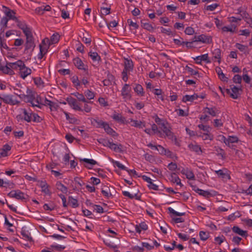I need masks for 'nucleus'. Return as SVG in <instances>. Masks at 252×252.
<instances>
[{"label":"nucleus","mask_w":252,"mask_h":252,"mask_svg":"<svg viewBox=\"0 0 252 252\" xmlns=\"http://www.w3.org/2000/svg\"><path fill=\"white\" fill-rule=\"evenodd\" d=\"M189 185L192 188L193 190L195 191L196 193H198L199 195H202L206 198H208L210 197L213 196L215 195V194L212 193L211 192L208 191L204 190L203 189L198 188L196 185H193L190 183L189 184Z\"/></svg>","instance_id":"1"},{"label":"nucleus","mask_w":252,"mask_h":252,"mask_svg":"<svg viewBox=\"0 0 252 252\" xmlns=\"http://www.w3.org/2000/svg\"><path fill=\"white\" fill-rule=\"evenodd\" d=\"M7 195L11 198H15L18 200H24L26 199L24 193L19 189L11 191Z\"/></svg>","instance_id":"2"},{"label":"nucleus","mask_w":252,"mask_h":252,"mask_svg":"<svg viewBox=\"0 0 252 252\" xmlns=\"http://www.w3.org/2000/svg\"><path fill=\"white\" fill-rule=\"evenodd\" d=\"M26 42L25 45V51L31 49H32V50H33L35 47V44L33 41V37L32 33L26 35Z\"/></svg>","instance_id":"3"},{"label":"nucleus","mask_w":252,"mask_h":252,"mask_svg":"<svg viewBox=\"0 0 252 252\" xmlns=\"http://www.w3.org/2000/svg\"><path fill=\"white\" fill-rule=\"evenodd\" d=\"M231 89L232 93H231L230 90L228 89H226L225 91L226 94L230 95L231 97L234 99H237L240 95L239 92L241 91V89L235 86H233Z\"/></svg>","instance_id":"4"},{"label":"nucleus","mask_w":252,"mask_h":252,"mask_svg":"<svg viewBox=\"0 0 252 252\" xmlns=\"http://www.w3.org/2000/svg\"><path fill=\"white\" fill-rule=\"evenodd\" d=\"M13 96L10 94H2V101L6 104L10 105L18 104L20 101L13 99Z\"/></svg>","instance_id":"5"},{"label":"nucleus","mask_w":252,"mask_h":252,"mask_svg":"<svg viewBox=\"0 0 252 252\" xmlns=\"http://www.w3.org/2000/svg\"><path fill=\"white\" fill-rule=\"evenodd\" d=\"M131 88L128 84H126L122 88L121 91V95L124 99H130L131 97V95L130 94Z\"/></svg>","instance_id":"6"},{"label":"nucleus","mask_w":252,"mask_h":252,"mask_svg":"<svg viewBox=\"0 0 252 252\" xmlns=\"http://www.w3.org/2000/svg\"><path fill=\"white\" fill-rule=\"evenodd\" d=\"M37 186L41 188V191L46 194L50 195L51 192L50 191L49 188V186L47 184L46 181H37Z\"/></svg>","instance_id":"7"},{"label":"nucleus","mask_w":252,"mask_h":252,"mask_svg":"<svg viewBox=\"0 0 252 252\" xmlns=\"http://www.w3.org/2000/svg\"><path fill=\"white\" fill-rule=\"evenodd\" d=\"M66 101L69 105L75 110L83 111V109L79 106L77 100L72 97H69L66 98Z\"/></svg>","instance_id":"8"},{"label":"nucleus","mask_w":252,"mask_h":252,"mask_svg":"<svg viewBox=\"0 0 252 252\" xmlns=\"http://www.w3.org/2000/svg\"><path fill=\"white\" fill-rule=\"evenodd\" d=\"M178 170H179L182 174L185 175L187 179L189 180H195V176L192 171L189 170L188 168H183L182 170H180L179 168Z\"/></svg>","instance_id":"9"},{"label":"nucleus","mask_w":252,"mask_h":252,"mask_svg":"<svg viewBox=\"0 0 252 252\" xmlns=\"http://www.w3.org/2000/svg\"><path fill=\"white\" fill-rule=\"evenodd\" d=\"M73 63L75 66L79 69L87 71V66L85 65L82 60L78 57L73 59Z\"/></svg>","instance_id":"10"},{"label":"nucleus","mask_w":252,"mask_h":252,"mask_svg":"<svg viewBox=\"0 0 252 252\" xmlns=\"http://www.w3.org/2000/svg\"><path fill=\"white\" fill-rule=\"evenodd\" d=\"M92 124L95 126L96 128H102L104 129V127L107 124V122H104L99 118L92 119L91 120Z\"/></svg>","instance_id":"11"},{"label":"nucleus","mask_w":252,"mask_h":252,"mask_svg":"<svg viewBox=\"0 0 252 252\" xmlns=\"http://www.w3.org/2000/svg\"><path fill=\"white\" fill-rule=\"evenodd\" d=\"M221 137V140L223 141L226 145H229L230 144L237 143L238 141V138L237 136H229L228 137L226 138L225 136L222 135Z\"/></svg>","instance_id":"12"},{"label":"nucleus","mask_w":252,"mask_h":252,"mask_svg":"<svg viewBox=\"0 0 252 252\" xmlns=\"http://www.w3.org/2000/svg\"><path fill=\"white\" fill-rule=\"evenodd\" d=\"M31 73L32 70L30 68L26 67L24 63V66L21 67L19 71L20 77L23 79H25L27 76L31 74Z\"/></svg>","instance_id":"13"},{"label":"nucleus","mask_w":252,"mask_h":252,"mask_svg":"<svg viewBox=\"0 0 252 252\" xmlns=\"http://www.w3.org/2000/svg\"><path fill=\"white\" fill-rule=\"evenodd\" d=\"M15 22L17 23V26L23 31L25 35L32 33L31 29L28 27L25 23L20 22L18 19V21Z\"/></svg>","instance_id":"14"},{"label":"nucleus","mask_w":252,"mask_h":252,"mask_svg":"<svg viewBox=\"0 0 252 252\" xmlns=\"http://www.w3.org/2000/svg\"><path fill=\"white\" fill-rule=\"evenodd\" d=\"M197 38V40L203 43L210 44L212 42V36L206 35L204 34L198 35Z\"/></svg>","instance_id":"15"},{"label":"nucleus","mask_w":252,"mask_h":252,"mask_svg":"<svg viewBox=\"0 0 252 252\" xmlns=\"http://www.w3.org/2000/svg\"><path fill=\"white\" fill-rule=\"evenodd\" d=\"M3 7L6 9V10L4 11V13L6 17H8V20L11 19L15 21H18V19L15 16V12L14 11L11 10L10 9H9L8 8L6 7L5 6H3Z\"/></svg>","instance_id":"16"},{"label":"nucleus","mask_w":252,"mask_h":252,"mask_svg":"<svg viewBox=\"0 0 252 252\" xmlns=\"http://www.w3.org/2000/svg\"><path fill=\"white\" fill-rule=\"evenodd\" d=\"M205 112L211 115L213 117H215L217 114L220 113V111L216 107H206L205 108Z\"/></svg>","instance_id":"17"},{"label":"nucleus","mask_w":252,"mask_h":252,"mask_svg":"<svg viewBox=\"0 0 252 252\" xmlns=\"http://www.w3.org/2000/svg\"><path fill=\"white\" fill-rule=\"evenodd\" d=\"M43 105L45 106H49L51 111L57 110L59 107V105L57 103L50 101L46 98H45L44 101Z\"/></svg>","instance_id":"18"},{"label":"nucleus","mask_w":252,"mask_h":252,"mask_svg":"<svg viewBox=\"0 0 252 252\" xmlns=\"http://www.w3.org/2000/svg\"><path fill=\"white\" fill-rule=\"evenodd\" d=\"M8 65L12 70L19 68L20 70L21 67L24 66V62L21 60H18L15 63H8Z\"/></svg>","instance_id":"19"},{"label":"nucleus","mask_w":252,"mask_h":252,"mask_svg":"<svg viewBox=\"0 0 252 252\" xmlns=\"http://www.w3.org/2000/svg\"><path fill=\"white\" fill-rule=\"evenodd\" d=\"M194 60L196 61V63L197 64H201V61H205L207 63H210V61L208 60V54L198 56L196 58H194Z\"/></svg>","instance_id":"20"},{"label":"nucleus","mask_w":252,"mask_h":252,"mask_svg":"<svg viewBox=\"0 0 252 252\" xmlns=\"http://www.w3.org/2000/svg\"><path fill=\"white\" fill-rule=\"evenodd\" d=\"M159 127L161 129L163 132L165 134L166 136L169 138H172L173 136V133L171 130L165 126L164 123L161 124Z\"/></svg>","instance_id":"21"},{"label":"nucleus","mask_w":252,"mask_h":252,"mask_svg":"<svg viewBox=\"0 0 252 252\" xmlns=\"http://www.w3.org/2000/svg\"><path fill=\"white\" fill-rule=\"evenodd\" d=\"M22 111L24 114V120L28 123L31 122L32 120L33 113L31 111H28L26 109H23Z\"/></svg>","instance_id":"22"},{"label":"nucleus","mask_w":252,"mask_h":252,"mask_svg":"<svg viewBox=\"0 0 252 252\" xmlns=\"http://www.w3.org/2000/svg\"><path fill=\"white\" fill-rule=\"evenodd\" d=\"M241 16L242 19H244L247 24L249 25V26L252 28V18L250 16L247 12H243V14H241Z\"/></svg>","instance_id":"23"},{"label":"nucleus","mask_w":252,"mask_h":252,"mask_svg":"<svg viewBox=\"0 0 252 252\" xmlns=\"http://www.w3.org/2000/svg\"><path fill=\"white\" fill-rule=\"evenodd\" d=\"M232 230L233 232L234 233L238 234V235L243 236V237H247L248 235L247 231L243 230L241 229L238 226H234L232 228Z\"/></svg>","instance_id":"24"},{"label":"nucleus","mask_w":252,"mask_h":252,"mask_svg":"<svg viewBox=\"0 0 252 252\" xmlns=\"http://www.w3.org/2000/svg\"><path fill=\"white\" fill-rule=\"evenodd\" d=\"M11 149V147L6 144L3 146L2 148L0 150V156L1 157H5L8 156L7 152L10 151Z\"/></svg>","instance_id":"25"},{"label":"nucleus","mask_w":252,"mask_h":252,"mask_svg":"<svg viewBox=\"0 0 252 252\" xmlns=\"http://www.w3.org/2000/svg\"><path fill=\"white\" fill-rule=\"evenodd\" d=\"M199 97V95H198L196 94H194L193 95H185L183 96L182 101L184 102H186L187 101H193L194 100L197 99Z\"/></svg>","instance_id":"26"},{"label":"nucleus","mask_w":252,"mask_h":252,"mask_svg":"<svg viewBox=\"0 0 252 252\" xmlns=\"http://www.w3.org/2000/svg\"><path fill=\"white\" fill-rule=\"evenodd\" d=\"M0 70L2 71L5 74L12 75L14 73L13 70L9 66L8 63H6L5 66L0 65Z\"/></svg>","instance_id":"27"},{"label":"nucleus","mask_w":252,"mask_h":252,"mask_svg":"<svg viewBox=\"0 0 252 252\" xmlns=\"http://www.w3.org/2000/svg\"><path fill=\"white\" fill-rule=\"evenodd\" d=\"M27 94H26V102H30L31 103H32V102L34 99H35V95L34 93L32 92V91L29 89H27Z\"/></svg>","instance_id":"28"},{"label":"nucleus","mask_w":252,"mask_h":252,"mask_svg":"<svg viewBox=\"0 0 252 252\" xmlns=\"http://www.w3.org/2000/svg\"><path fill=\"white\" fill-rule=\"evenodd\" d=\"M81 160H82L87 163V164L85 165V166L88 169H91L94 165L97 164V162L93 159L84 158L81 159Z\"/></svg>","instance_id":"29"},{"label":"nucleus","mask_w":252,"mask_h":252,"mask_svg":"<svg viewBox=\"0 0 252 252\" xmlns=\"http://www.w3.org/2000/svg\"><path fill=\"white\" fill-rule=\"evenodd\" d=\"M216 71L217 73L219 78L222 81H223V82H227L228 81V78L225 76V74L222 72V71L220 67H217L216 68Z\"/></svg>","instance_id":"30"},{"label":"nucleus","mask_w":252,"mask_h":252,"mask_svg":"<svg viewBox=\"0 0 252 252\" xmlns=\"http://www.w3.org/2000/svg\"><path fill=\"white\" fill-rule=\"evenodd\" d=\"M104 130L108 134L113 137L118 136V134L116 133V132L109 126L108 123H107L106 125L104 127Z\"/></svg>","instance_id":"31"},{"label":"nucleus","mask_w":252,"mask_h":252,"mask_svg":"<svg viewBox=\"0 0 252 252\" xmlns=\"http://www.w3.org/2000/svg\"><path fill=\"white\" fill-rule=\"evenodd\" d=\"M188 147L190 151L194 152L198 154H199L200 153H202L201 148L198 145L193 144L191 143L188 145Z\"/></svg>","instance_id":"32"},{"label":"nucleus","mask_w":252,"mask_h":252,"mask_svg":"<svg viewBox=\"0 0 252 252\" xmlns=\"http://www.w3.org/2000/svg\"><path fill=\"white\" fill-rule=\"evenodd\" d=\"M56 187L57 189L60 190L63 193H66L67 192V188L63 185L60 181L57 182Z\"/></svg>","instance_id":"33"},{"label":"nucleus","mask_w":252,"mask_h":252,"mask_svg":"<svg viewBox=\"0 0 252 252\" xmlns=\"http://www.w3.org/2000/svg\"><path fill=\"white\" fill-rule=\"evenodd\" d=\"M68 203L73 208H77L79 206V203L78 202V200L74 198L71 196H69L68 197Z\"/></svg>","instance_id":"34"},{"label":"nucleus","mask_w":252,"mask_h":252,"mask_svg":"<svg viewBox=\"0 0 252 252\" xmlns=\"http://www.w3.org/2000/svg\"><path fill=\"white\" fill-rule=\"evenodd\" d=\"M213 57L217 59H218L219 63H220L221 60V50L220 49L217 48L212 51Z\"/></svg>","instance_id":"35"},{"label":"nucleus","mask_w":252,"mask_h":252,"mask_svg":"<svg viewBox=\"0 0 252 252\" xmlns=\"http://www.w3.org/2000/svg\"><path fill=\"white\" fill-rule=\"evenodd\" d=\"M124 67L132 70L133 69V62L131 59L125 58Z\"/></svg>","instance_id":"36"},{"label":"nucleus","mask_w":252,"mask_h":252,"mask_svg":"<svg viewBox=\"0 0 252 252\" xmlns=\"http://www.w3.org/2000/svg\"><path fill=\"white\" fill-rule=\"evenodd\" d=\"M134 91L137 93V94L140 96H143L144 92L143 91V88L142 86L140 84H136L135 88H134Z\"/></svg>","instance_id":"37"},{"label":"nucleus","mask_w":252,"mask_h":252,"mask_svg":"<svg viewBox=\"0 0 252 252\" xmlns=\"http://www.w3.org/2000/svg\"><path fill=\"white\" fill-rule=\"evenodd\" d=\"M171 178L172 180L171 181L173 183H176L177 185L180 186L181 187H182L183 185L181 183V180L179 178L178 176H177L176 174V173H173L171 175Z\"/></svg>","instance_id":"38"},{"label":"nucleus","mask_w":252,"mask_h":252,"mask_svg":"<svg viewBox=\"0 0 252 252\" xmlns=\"http://www.w3.org/2000/svg\"><path fill=\"white\" fill-rule=\"evenodd\" d=\"M215 151L217 152V154L219 156H220L222 159L225 158V153L224 151L219 147H215Z\"/></svg>","instance_id":"39"},{"label":"nucleus","mask_w":252,"mask_h":252,"mask_svg":"<svg viewBox=\"0 0 252 252\" xmlns=\"http://www.w3.org/2000/svg\"><path fill=\"white\" fill-rule=\"evenodd\" d=\"M89 56L91 57L94 62L99 61L101 60L100 57L96 52H90L89 53Z\"/></svg>","instance_id":"40"},{"label":"nucleus","mask_w":252,"mask_h":252,"mask_svg":"<svg viewBox=\"0 0 252 252\" xmlns=\"http://www.w3.org/2000/svg\"><path fill=\"white\" fill-rule=\"evenodd\" d=\"M131 71L132 70L129 69V68L124 67V69H123V71L122 72V79L124 81L126 82L127 81V73H129L130 71Z\"/></svg>","instance_id":"41"},{"label":"nucleus","mask_w":252,"mask_h":252,"mask_svg":"<svg viewBox=\"0 0 252 252\" xmlns=\"http://www.w3.org/2000/svg\"><path fill=\"white\" fill-rule=\"evenodd\" d=\"M72 94L76 96L79 101H81L85 103L89 102L85 98L84 95L82 94L76 92Z\"/></svg>","instance_id":"42"},{"label":"nucleus","mask_w":252,"mask_h":252,"mask_svg":"<svg viewBox=\"0 0 252 252\" xmlns=\"http://www.w3.org/2000/svg\"><path fill=\"white\" fill-rule=\"evenodd\" d=\"M141 27H143L144 29H146L150 32L153 31L154 28L151 24L148 23H144L143 21H141Z\"/></svg>","instance_id":"43"},{"label":"nucleus","mask_w":252,"mask_h":252,"mask_svg":"<svg viewBox=\"0 0 252 252\" xmlns=\"http://www.w3.org/2000/svg\"><path fill=\"white\" fill-rule=\"evenodd\" d=\"M101 193L103 194V195L104 196L107 198H109L110 197L112 196V195L110 191V189H109V188L108 187H106L105 189H102Z\"/></svg>","instance_id":"44"},{"label":"nucleus","mask_w":252,"mask_h":252,"mask_svg":"<svg viewBox=\"0 0 252 252\" xmlns=\"http://www.w3.org/2000/svg\"><path fill=\"white\" fill-rule=\"evenodd\" d=\"M60 39V35L58 33H54L53 34L50 38V44H55L57 43Z\"/></svg>","instance_id":"45"},{"label":"nucleus","mask_w":252,"mask_h":252,"mask_svg":"<svg viewBox=\"0 0 252 252\" xmlns=\"http://www.w3.org/2000/svg\"><path fill=\"white\" fill-rule=\"evenodd\" d=\"M237 26L234 25H231V27H228L227 26H224L222 28V31L224 32H234L235 29L236 28Z\"/></svg>","instance_id":"46"},{"label":"nucleus","mask_w":252,"mask_h":252,"mask_svg":"<svg viewBox=\"0 0 252 252\" xmlns=\"http://www.w3.org/2000/svg\"><path fill=\"white\" fill-rule=\"evenodd\" d=\"M112 117L115 121L121 123H124L125 119L119 114H114Z\"/></svg>","instance_id":"47"},{"label":"nucleus","mask_w":252,"mask_h":252,"mask_svg":"<svg viewBox=\"0 0 252 252\" xmlns=\"http://www.w3.org/2000/svg\"><path fill=\"white\" fill-rule=\"evenodd\" d=\"M122 193H123V194L124 196H127L128 198H129L130 199H133L134 197H135V198L136 199L139 200V198L140 197L137 196V193H135L134 195H133V194L130 193L129 192H128L127 191H123L122 192Z\"/></svg>","instance_id":"48"},{"label":"nucleus","mask_w":252,"mask_h":252,"mask_svg":"<svg viewBox=\"0 0 252 252\" xmlns=\"http://www.w3.org/2000/svg\"><path fill=\"white\" fill-rule=\"evenodd\" d=\"M112 162L114 164V165L117 166L120 169H121L122 170H126V171L127 170V168L126 166H125L124 165L121 164L120 162H119L118 161H115L114 159H112Z\"/></svg>","instance_id":"49"},{"label":"nucleus","mask_w":252,"mask_h":252,"mask_svg":"<svg viewBox=\"0 0 252 252\" xmlns=\"http://www.w3.org/2000/svg\"><path fill=\"white\" fill-rule=\"evenodd\" d=\"M34 84L38 87H44V82L40 77H36L33 78Z\"/></svg>","instance_id":"50"},{"label":"nucleus","mask_w":252,"mask_h":252,"mask_svg":"<svg viewBox=\"0 0 252 252\" xmlns=\"http://www.w3.org/2000/svg\"><path fill=\"white\" fill-rule=\"evenodd\" d=\"M85 95L86 96L87 99H94V92L91 91L89 90H87L84 93Z\"/></svg>","instance_id":"51"},{"label":"nucleus","mask_w":252,"mask_h":252,"mask_svg":"<svg viewBox=\"0 0 252 252\" xmlns=\"http://www.w3.org/2000/svg\"><path fill=\"white\" fill-rule=\"evenodd\" d=\"M100 10L101 17H102V15H106L110 14L111 8L110 7H101Z\"/></svg>","instance_id":"52"},{"label":"nucleus","mask_w":252,"mask_h":252,"mask_svg":"<svg viewBox=\"0 0 252 252\" xmlns=\"http://www.w3.org/2000/svg\"><path fill=\"white\" fill-rule=\"evenodd\" d=\"M42 119L37 114L33 113L32 121L35 123H40Z\"/></svg>","instance_id":"53"},{"label":"nucleus","mask_w":252,"mask_h":252,"mask_svg":"<svg viewBox=\"0 0 252 252\" xmlns=\"http://www.w3.org/2000/svg\"><path fill=\"white\" fill-rule=\"evenodd\" d=\"M168 210L169 211V212L170 213H171L175 216H177L180 217V216H184L186 214V213L185 212L180 213V212H176L173 208H172L171 207H169L168 208Z\"/></svg>","instance_id":"54"},{"label":"nucleus","mask_w":252,"mask_h":252,"mask_svg":"<svg viewBox=\"0 0 252 252\" xmlns=\"http://www.w3.org/2000/svg\"><path fill=\"white\" fill-rule=\"evenodd\" d=\"M98 142L105 147H108L110 144V141L105 138H100L98 140Z\"/></svg>","instance_id":"55"},{"label":"nucleus","mask_w":252,"mask_h":252,"mask_svg":"<svg viewBox=\"0 0 252 252\" xmlns=\"http://www.w3.org/2000/svg\"><path fill=\"white\" fill-rule=\"evenodd\" d=\"M199 236L201 240L205 241L209 238V234L206 232L201 231L199 232Z\"/></svg>","instance_id":"56"},{"label":"nucleus","mask_w":252,"mask_h":252,"mask_svg":"<svg viewBox=\"0 0 252 252\" xmlns=\"http://www.w3.org/2000/svg\"><path fill=\"white\" fill-rule=\"evenodd\" d=\"M215 172L219 176L222 178H225L226 177L230 178V176L228 174L224 173L222 170H216Z\"/></svg>","instance_id":"57"},{"label":"nucleus","mask_w":252,"mask_h":252,"mask_svg":"<svg viewBox=\"0 0 252 252\" xmlns=\"http://www.w3.org/2000/svg\"><path fill=\"white\" fill-rule=\"evenodd\" d=\"M21 234L23 237H25L28 240L31 241L32 240V238L30 236V233L28 231H26L25 230H22Z\"/></svg>","instance_id":"58"},{"label":"nucleus","mask_w":252,"mask_h":252,"mask_svg":"<svg viewBox=\"0 0 252 252\" xmlns=\"http://www.w3.org/2000/svg\"><path fill=\"white\" fill-rule=\"evenodd\" d=\"M71 80L72 81V82L73 83V84L75 86L77 87V86H80V83L78 80V78L77 76H76V75L73 76L71 77Z\"/></svg>","instance_id":"59"},{"label":"nucleus","mask_w":252,"mask_h":252,"mask_svg":"<svg viewBox=\"0 0 252 252\" xmlns=\"http://www.w3.org/2000/svg\"><path fill=\"white\" fill-rule=\"evenodd\" d=\"M64 114L65 115L66 119L69 121L70 123L75 124L77 122V120L75 118L70 117L68 113L65 112Z\"/></svg>","instance_id":"60"},{"label":"nucleus","mask_w":252,"mask_h":252,"mask_svg":"<svg viewBox=\"0 0 252 252\" xmlns=\"http://www.w3.org/2000/svg\"><path fill=\"white\" fill-rule=\"evenodd\" d=\"M155 149L157 150L159 154L161 155L166 153V149L161 145H158L157 146L155 147Z\"/></svg>","instance_id":"61"},{"label":"nucleus","mask_w":252,"mask_h":252,"mask_svg":"<svg viewBox=\"0 0 252 252\" xmlns=\"http://www.w3.org/2000/svg\"><path fill=\"white\" fill-rule=\"evenodd\" d=\"M235 46L241 52H245L248 48L246 46L238 43L236 44Z\"/></svg>","instance_id":"62"},{"label":"nucleus","mask_w":252,"mask_h":252,"mask_svg":"<svg viewBox=\"0 0 252 252\" xmlns=\"http://www.w3.org/2000/svg\"><path fill=\"white\" fill-rule=\"evenodd\" d=\"M233 81L234 83L240 84L242 81V77L238 74L235 75L233 78Z\"/></svg>","instance_id":"63"},{"label":"nucleus","mask_w":252,"mask_h":252,"mask_svg":"<svg viewBox=\"0 0 252 252\" xmlns=\"http://www.w3.org/2000/svg\"><path fill=\"white\" fill-rule=\"evenodd\" d=\"M167 167L170 170L175 171L177 169V165L176 163L171 162L168 164Z\"/></svg>","instance_id":"64"}]
</instances>
